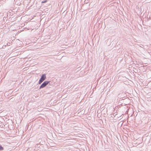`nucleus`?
I'll return each mask as SVG.
<instances>
[{"instance_id": "obj_1", "label": "nucleus", "mask_w": 151, "mask_h": 151, "mask_svg": "<svg viewBox=\"0 0 151 151\" xmlns=\"http://www.w3.org/2000/svg\"><path fill=\"white\" fill-rule=\"evenodd\" d=\"M46 78V74H43L42 75L41 78L40 79L38 84H41L44 80Z\"/></svg>"}, {"instance_id": "obj_2", "label": "nucleus", "mask_w": 151, "mask_h": 151, "mask_svg": "<svg viewBox=\"0 0 151 151\" xmlns=\"http://www.w3.org/2000/svg\"><path fill=\"white\" fill-rule=\"evenodd\" d=\"M50 82L48 81H45L40 86L39 89L43 88L45 87L47 85H48L49 83Z\"/></svg>"}, {"instance_id": "obj_3", "label": "nucleus", "mask_w": 151, "mask_h": 151, "mask_svg": "<svg viewBox=\"0 0 151 151\" xmlns=\"http://www.w3.org/2000/svg\"><path fill=\"white\" fill-rule=\"evenodd\" d=\"M4 148L2 146L0 145V151L3 150Z\"/></svg>"}, {"instance_id": "obj_4", "label": "nucleus", "mask_w": 151, "mask_h": 151, "mask_svg": "<svg viewBox=\"0 0 151 151\" xmlns=\"http://www.w3.org/2000/svg\"><path fill=\"white\" fill-rule=\"evenodd\" d=\"M49 82H50L49 83L48 85H52V82H51V81H49Z\"/></svg>"}, {"instance_id": "obj_5", "label": "nucleus", "mask_w": 151, "mask_h": 151, "mask_svg": "<svg viewBox=\"0 0 151 151\" xmlns=\"http://www.w3.org/2000/svg\"><path fill=\"white\" fill-rule=\"evenodd\" d=\"M47 1L45 0H44V1H42V3H45Z\"/></svg>"}]
</instances>
